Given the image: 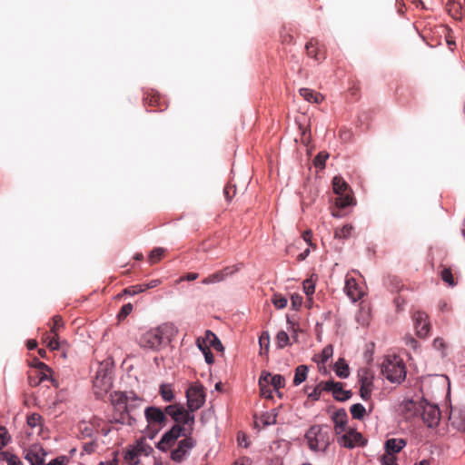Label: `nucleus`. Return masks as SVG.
<instances>
[{
  "label": "nucleus",
  "mask_w": 465,
  "mask_h": 465,
  "mask_svg": "<svg viewBox=\"0 0 465 465\" xmlns=\"http://www.w3.org/2000/svg\"><path fill=\"white\" fill-rule=\"evenodd\" d=\"M231 192H232V195L235 193V190L233 189V186H232V185H227L223 190V193L228 201H230L232 199Z\"/></svg>",
  "instance_id": "obj_60"
},
{
  "label": "nucleus",
  "mask_w": 465,
  "mask_h": 465,
  "mask_svg": "<svg viewBox=\"0 0 465 465\" xmlns=\"http://www.w3.org/2000/svg\"><path fill=\"white\" fill-rule=\"evenodd\" d=\"M284 383H285L284 377L280 374H275V375H273V377L272 379L271 386H272L273 391H278L280 388L284 386Z\"/></svg>",
  "instance_id": "obj_44"
},
{
  "label": "nucleus",
  "mask_w": 465,
  "mask_h": 465,
  "mask_svg": "<svg viewBox=\"0 0 465 465\" xmlns=\"http://www.w3.org/2000/svg\"><path fill=\"white\" fill-rule=\"evenodd\" d=\"M204 350L205 351L203 352L204 355V360L208 364H212L214 361L213 355L209 348H205Z\"/></svg>",
  "instance_id": "obj_57"
},
{
  "label": "nucleus",
  "mask_w": 465,
  "mask_h": 465,
  "mask_svg": "<svg viewBox=\"0 0 465 465\" xmlns=\"http://www.w3.org/2000/svg\"><path fill=\"white\" fill-rule=\"evenodd\" d=\"M344 292L353 302H357L363 296V289L360 286L353 277L346 275Z\"/></svg>",
  "instance_id": "obj_13"
},
{
  "label": "nucleus",
  "mask_w": 465,
  "mask_h": 465,
  "mask_svg": "<svg viewBox=\"0 0 465 465\" xmlns=\"http://www.w3.org/2000/svg\"><path fill=\"white\" fill-rule=\"evenodd\" d=\"M124 397V411H126V413L128 414L129 418L132 419V414L131 412L133 411V410L136 407H139L142 403V400L140 398H138L137 396H135L134 393H132V396L131 397H128L127 395H123L121 397V400L123 401Z\"/></svg>",
  "instance_id": "obj_23"
},
{
  "label": "nucleus",
  "mask_w": 465,
  "mask_h": 465,
  "mask_svg": "<svg viewBox=\"0 0 465 465\" xmlns=\"http://www.w3.org/2000/svg\"><path fill=\"white\" fill-rule=\"evenodd\" d=\"M205 340L208 342V347L211 346L218 351L223 350V345L217 336L211 331H206Z\"/></svg>",
  "instance_id": "obj_32"
},
{
  "label": "nucleus",
  "mask_w": 465,
  "mask_h": 465,
  "mask_svg": "<svg viewBox=\"0 0 465 465\" xmlns=\"http://www.w3.org/2000/svg\"><path fill=\"white\" fill-rule=\"evenodd\" d=\"M332 189L338 195L335 203L340 208H345L353 203V199L349 193L348 183L341 176H334L332 179Z\"/></svg>",
  "instance_id": "obj_6"
},
{
  "label": "nucleus",
  "mask_w": 465,
  "mask_h": 465,
  "mask_svg": "<svg viewBox=\"0 0 465 465\" xmlns=\"http://www.w3.org/2000/svg\"><path fill=\"white\" fill-rule=\"evenodd\" d=\"M159 393L165 402H170L174 398L171 384H162L160 386Z\"/></svg>",
  "instance_id": "obj_30"
},
{
  "label": "nucleus",
  "mask_w": 465,
  "mask_h": 465,
  "mask_svg": "<svg viewBox=\"0 0 465 465\" xmlns=\"http://www.w3.org/2000/svg\"><path fill=\"white\" fill-rule=\"evenodd\" d=\"M383 376L394 383H401L406 378V367L402 360L399 357H388L381 365Z\"/></svg>",
  "instance_id": "obj_4"
},
{
  "label": "nucleus",
  "mask_w": 465,
  "mask_h": 465,
  "mask_svg": "<svg viewBox=\"0 0 465 465\" xmlns=\"http://www.w3.org/2000/svg\"><path fill=\"white\" fill-rule=\"evenodd\" d=\"M310 450L325 451L331 443V428L327 425H312L305 433Z\"/></svg>",
  "instance_id": "obj_2"
},
{
  "label": "nucleus",
  "mask_w": 465,
  "mask_h": 465,
  "mask_svg": "<svg viewBox=\"0 0 465 465\" xmlns=\"http://www.w3.org/2000/svg\"><path fill=\"white\" fill-rule=\"evenodd\" d=\"M317 45L318 42L315 39H311L305 45L307 54L315 60H319L317 54Z\"/></svg>",
  "instance_id": "obj_37"
},
{
  "label": "nucleus",
  "mask_w": 465,
  "mask_h": 465,
  "mask_svg": "<svg viewBox=\"0 0 465 465\" xmlns=\"http://www.w3.org/2000/svg\"><path fill=\"white\" fill-rule=\"evenodd\" d=\"M1 457L4 460L7 462V465H23L22 461L16 455L9 453L7 451L2 452Z\"/></svg>",
  "instance_id": "obj_38"
},
{
  "label": "nucleus",
  "mask_w": 465,
  "mask_h": 465,
  "mask_svg": "<svg viewBox=\"0 0 465 465\" xmlns=\"http://www.w3.org/2000/svg\"><path fill=\"white\" fill-rule=\"evenodd\" d=\"M133 311V305L131 303L124 304L120 312L119 316L126 317L129 315Z\"/></svg>",
  "instance_id": "obj_55"
},
{
  "label": "nucleus",
  "mask_w": 465,
  "mask_h": 465,
  "mask_svg": "<svg viewBox=\"0 0 465 465\" xmlns=\"http://www.w3.org/2000/svg\"><path fill=\"white\" fill-rule=\"evenodd\" d=\"M406 446V441L403 439L392 438L385 441V453L394 455L400 452Z\"/></svg>",
  "instance_id": "obj_20"
},
{
  "label": "nucleus",
  "mask_w": 465,
  "mask_h": 465,
  "mask_svg": "<svg viewBox=\"0 0 465 465\" xmlns=\"http://www.w3.org/2000/svg\"><path fill=\"white\" fill-rule=\"evenodd\" d=\"M272 302L273 303L275 308L283 309L286 307L288 301L284 296L281 294H274L272 299Z\"/></svg>",
  "instance_id": "obj_43"
},
{
  "label": "nucleus",
  "mask_w": 465,
  "mask_h": 465,
  "mask_svg": "<svg viewBox=\"0 0 465 465\" xmlns=\"http://www.w3.org/2000/svg\"><path fill=\"white\" fill-rule=\"evenodd\" d=\"M433 348L437 351H444L445 348H446V345H445V342L443 341V339L441 338H436L434 339L433 341Z\"/></svg>",
  "instance_id": "obj_52"
},
{
  "label": "nucleus",
  "mask_w": 465,
  "mask_h": 465,
  "mask_svg": "<svg viewBox=\"0 0 465 465\" xmlns=\"http://www.w3.org/2000/svg\"><path fill=\"white\" fill-rule=\"evenodd\" d=\"M111 377L108 371L100 367L94 380V386L106 391L111 386Z\"/></svg>",
  "instance_id": "obj_17"
},
{
  "label": "nucleus",
  "mask_w": 465,
  "mask_h": 465,
  "mask_svg": "<svg viewBox=\"0 0 465 465\" xmlns=\"http://www.w3.org/2000/svg\"><path fill=\"white\" fill-rule=\"evenodd\" d=\"M144 417L148 426L155 430V433L161 430L167 423V416L161 408L150 406L144 410Z\"/></svg>",
  "instance_id": "obj_8"
},
{
  "label": "nucleus",
  "mask_w": 465,
  "mask_h": 465,
  "mask_svg": "<svg viewBox=\"0 0 465 465\" xmlns=\"http://www.w3.org/2000/svg\"><path fill=\"white\" fill-rule=\"evenodd\" d=\"M164 253V249L158 247L154 248L149 254V261L151 263H155L160 261Z\"/></svg>",
  "instance_id": "obj_40"
},
{
  "label": "nucleus",
  "mask_w": 465,
  "mask_h": 465,
  "mask_svg": "<svg viewBox=\"0 0 465 465\" xmlns=\"http://www.w3.org/2000/svg\"><path fill=\"white\" fill-rule=\"evenodd\" d=\"M291 300L293 308H299L302 303V298L299 294L292 295Z\"/></svg>",
  "instance_id": "obj_54"
},
{
  "label": "nucleus",
  "mask_w": 465,
  "mask_h": 465,
  "mask_svg": "<svg viewBox=\"0 0 465 465\" xmlns=\"http://www.w3.org/2000/svg\"><path fill=\"white\" fill-rule=\"evenodd\" d=\"M441 280L448 283L450 286H455V282L450 269L444 268L440 272Z\"/></svg>",
  "instance_id": "obj_42"
},
{
  "label": "nucleus",
  "mask_w": 465,
  "mask_h": 465,
  "mask_svg": "<svg viewBox=\"0 0 465 465\" xmlns=\"http://www.w3.org/2000/svg\"><path fill=\"white\" fill-rule=\"evenodd\" d=\"M308 373V368L305 365H300L296 368L295 373H294V379L293 383L294 385H300L302 383L306 378Z\"/></svg>",
  "instance_id": "obj_29"
},
{
  "label": "nucleus",
  "mask_w": 465,
  "mask_h": 465,
  "mask_svg": "<svg viewBox=\"0 0 465 465\" xmlns=\"http://www.w3.org/2000/svg\"><path fill=\"white\" fill-rule=\"evenodd\" d=\"M196 345L202 352L205 351V350H204L205 348H209L208 342L205 339L204 340L197 339Z\"/></svg>",
  "instance_id": "obj_59"
},
{
  "label": "nucleus",
  "mask_w": 465,
  "mask_h": 465,
  "mask_svg": "<svg viewBox=\"0 0 465 465\" xmlns=\"http://www.w3.org/2000/svg\"><path fill=\"white\" fill-rule=\"evenodd\" d=\"M334 371L336 375L341 379H346L350 375L349 366L346 361L340 358L334 364Z\"/></svg>",
  "instance_id": "obj_26"
},
{
  "label": "nucleus",
  "mask_w": 465,
  "mask_h": 465,
  "mask_svg": "<svg viewBox=\"0 0 465 465\" xmlns=\"http://www.w3.org/2000/svg\"><path fill=\"white\" fill-rule=\"evenodd\" d=\"M98 465H118L117 458H114L110 460L101 461Z\"/></svg>",
  "instance_id": "obj_64"
},
{
  "label": "nucleus",
  "mask_w": 465,
  "mask_h": 465,
  "mask_svg": "<svg viewBox=\"0 0 465 465\" xmlns=\"http://www.w3.org/2000/svg\"><path fill=\"white\" fill-rule=\"evenodd\" d=\"M360 395L362 400L367 401L371 397L373 377L367 371H363L359 374Z\"/></svg>",
  "instance_id": "obj_14"
},
{
  "label": "nucleus",
  "mask_w": 465,
  "mask_h": 465,
  "mask_svg": "<svg viewBox=\"0 0 465 465\" xmlns=\"http://www.w3.org/2000/svg\"><path fill=\"white\" fill-rule=\"evenodd\" d=\"M450 421L458 430L465 431V407L452 408Z\"/></svg>",
  "instance_id": "obj_16"
},
{
  "label": "nucleus",
  "mask_w": 465,
  "mask_h": 465,
  "mask_svg": "<svg viewBox=\"0 0 465 465\" xmlns=\"http://www.w3.org/2000/svg\"><path fill=\"white\" fill-rule=\"evenodd\" d=\"M183 407L180 405H168L164 408L165 415H169L175 422L176 420L182 419L181 415L183 411Z\"/></svg>",
  "instance_id": "obj_28"
},
{
  "label": "nucleus",
  "mask_w": 465,
  "mask_h": 465,
  "mask_svg": "<svg viewBox=\"0 0 465 465\" xmlns=\"http://www.w3.org/2000/svg\"><path fill=\"white\" fill-rule=\"evenodd\" d=\"M27 426L30 427L36 433H40L43 428V418L38 413H32L27 417Z\"/></svg>",
  "instance_id": "obj_24"
},
{
  "label": "nucleus",
  "mask_w": 465,
  "mask_h": 465,
  "mask_svg": "<svg viewBox=\"0 0 465 465\" xmlns=\"http://www.w3.org/2000/svg\"><path fill=\"white\" fill-rule=\"evenodd\" d=\"M252 460L248 457H242L234 461L232 465H251Z\"/></svg>",
  "instance_id": "obj_58"
},
{
  "label": "nucleus",
  "mask_w": 465,
  "mask_h": 465,
  "mask_svg": "<svg viewBox=\"0 0 465 465\" xmlns=\"http://www.w3.org/2000/svg\"><path fill=\"white\" fill-rule=\"evenodd\" d=\"M270 386L271 385H264L262 387H260L262 396H263L265 398L272 397V390L271 389Z\"/></svg>",
  "instance_id": "obj_53"
},
{
  "label": "nucleus",
  "mask_w": 465,
  "mask_h": 465,
  "mask_svg": "<svg viewBox=\"0 0 465 465\" xmlns=\"http://www.w3.org/2000/svg\"><path fill=\"white\" fill-rule=\"evenodd\" d=\"M273 375H272L270 372L263 371L259 379V386L262 387L264 385H271V381Z\"/></svg>",
  "instance_id": "obj_50"
},
{
  "label": "nucleus",
  "mask_w": 465,
  "mask_h": 465,
  "mask_svg": "<svg viewBox=\"0 0 465 465\" xmlns=\"http://www.w3.org/2000/svg\"><path fill=\"white\" fill-rule=\"evenodd\" d=\"M312 236V232L310 230L305 231L302 234V238H303L304 242H306L311 246H312V242H311Z\"/></svg>",
  "instance_id": "obj_62"
},
{
  "label": "nucleus",
  "mask_w": 465,
  "mask_h": 465,
  "mask_svg": "<svg viewBox=\"0 0 465 465\" xmlns=\"http://www.w3.org/2000/svg\"><path fill=\"white\" fill-rule=\"evenodd\" d=\"M187 406L188 409L194 412L199 410L205 401V393L203 386L201 383H193L186 390Z\"/></svg>",
  "instance_id": "obj_7"
},
{
  "label": "nucleus",
  "mask_w": 465,
  "mask_h": 465,
  "mask_svg": "<svg viewBox=\"0 0 465 465\" xmlns=\"http://www.w3.org/2000/svg\"><path fill=\"white\" fill-rule=\"evenodd\" d=\"M323 391L322 389L321 383L313 390L312 392L309 394V398L317 401L320 398L321 391Z\"/></svg>",
  "instance_id": "obj_56"
},
{
  "label": "nucleus",
  "mask_w": 465,
  "mask_h": 465,
  "mask_svg": "<svg viewBox=\"0 0 465 465\" xmlns=\"http://www.w3.org/2000/svg\"><path fill=\"white\" fill-rule=\"evenodd\" d=\"M299 93L308 102L320 104L323 99L321 94L315 93L313 90L309 88H301Z\"/></svg>",
  "instance_id": "obj_27"
},
{
  "label": "nucleus",
  "mask_w": 465,
  "mask_h": 465,
  "mask_svg": "<svg viewBox=\"0 0 465 465\" xmlns=\"http://www.w3.org/2000/svg\"><path fill=\"white\" fill-rule=\"evenodd\" d=\"M238 441L240 446H243L244 448H247L249 446L245 434H242V436L239 435Z\"/></svg>",
  "instance_id": "obj_63"
},
{
  "label": "nucleus",
  "mask_w": 465,
  "mask_h": 465,
  "mask_svg": "<svg viewBox=\"0 0 465 465\" xmlns=\"http://www.w3.org/2000/svg\"><path fill=\"white\" fill-rule=\"evenodd\" d=\"M329 154L323 152L319 153L314 159V165L317 168L322 169L325 166V162L328 159Z\"/></svg>",
  "instance_id": "obj_45"
},
{
  "label": "nucleus",
  "mask_w": 465,
  "mask_h": 465,
  "mask_svg": "<svg viewBox=\"0 0 465 465\" xmlns=\"http://www.w3.org/2000/svg\"><path fill=\"white\" fill-rule=\"evenodd\" d=\"M10 435L5 427L0 426V450L5 447L10 441Z\"/></svg>",
  "instance_id": "obj_46"
},
{
  "label": "nucleus",
  "mask_w": 465,
  "mask_h": 465,
  "mask_svg": "<svg viewBox=\"0 0 465 465\" xmlns=\"http://www.w3.org/2000/svg\"><path fill=\"white\" fill-rule=\"evenodd\" d=\"M370 310L367 307H361L356 314V321L362 326H366L370 322Z\"/></svg>",
  "instance_id": "obj_31"
},
{
  "label": "nucleus",
  "mask_w": 465,
  "mask_h": 465,
  "mask_svg": "<svg viewBox=\"0 0 465 465\" xmlns=\"http://www.w3.org/2000/svg\"><path fill=\"white\" fill-rule=\"evenodd\" d=\"M25 458L31 463V465H42L44 463V458L33 451H28Z\"/></svg>",
  "instance_id": "obj_39"
},
{
  "label": "nucleus",
  "mask_w": 465,
  "mask_h": 465,
  "mask_svg": "<svg viewBox=\"0 0 465 465\" xmlns=\"http://www.w3.org/2000/svg\"><path fill=\"white\" fill-rule=\"evenodd\" d=\"M124 460L129 465H137L138 460V450L136 448L129 449L124 454Z\"/></svg>",
  "instance_id": "obj_34"
},
{
  "label": "nucleus",
  "mask_w": 465,
  "mask_h": 465,
  "mask_svg": "<svg viewBox=\"0 0 465 465\" xmlns=\"http://www.w3.org/2000/svg\"><path fill=\"white\" fill-rule=\"evenodd\" d=\"M314 290L315 285L312 280L308 279L303 282V291L307 296L313 294Z\"/></svg>",
  "instance_id": "obj_49"
},
{
  "label": "nucleus",
  "mask_w": 465,
  "mask_h": 465,
  "mask_svg": "<svg viewBox=\"0 0 465 465\" xmlns=\"http://www.w3.org/2000/svg\"><path fill=\"white\" fill-rule=\"evenodd\" d=\"M322 389L324 391H329L332 393V396L340 401H345L351 397V391H345L342 388V384L341 382H336L333 381H327L324 382H321Z\"/></svg>",
  "instance_id": "obj_11"
},
{
  "label": "nucleus",
  "mask_w": 465,
  "mask_h": 465,
  "mask_svg": "<svg viewBox=\"0 0 465 465\" xmlns=\"http://www.w3.org/2000/svg\"><path fill=\"white\" fill-rule=\"evenodd\" d=\"M53 326L51 327V333L53 337L51 338L49 335H46L45 338V341L47 342L48 347L54 351L59 349V341H58V331L63 327V320L60 316H54L53 318Z\"/></svg>",
  "instance_id": "obj_15"
},
{
  "label": "nucleus",
  "mask_w": 465,
  "mask_h": 465,
  "mask_svg": "<svg viewBox=\"0 0 465 465\" xmlns=\"http://www.w3.org/2000/svg\"><path fill=\"white\" fill-rule=\"evenodd\" d=\"M276 345L279 349H283L289 344L290 337L284 331H278L276 335Z\"/></svg>",
  "instance_id": "obj_35"
},
{
  "label": "nucleus",
  "mask_w": 465,
  "mask_h": 465,
  "mask_svg": "<svg viewBox=\"0 0 465 465\" xmlns=\"http://www.w3.org/2000/svg\"><path fill=\"white\" fill-rule=\"evenodd\" d=\"M185 436H187L186 427L174 424L163 434L161 440L156 444V448L163 452H166L175 444L180 437Z\"/></svg>",
  "instance_id": "obj_5"
},
{
  "label": "nucleus",
  "mask_w": 465,
  "mask_h": 465,
  "mask_svg": "<svg viewBox=\"0 0 465 465\" xmlns=\"http://www.w3.org/2000/svg\"><path fill=\"white\" fill-rule=\"evenodd\" d=\"M352 226L351 224H345L341 229H336L334 232L335 238L345 239L348 238L352 232Z\"/></svg>",
  "instance_id": "obj_36"
},
{
  "label": "nucleus",
  "mask_w": 465,
  "mask_h": 465,
  "mask_svg": "<svg viewBox=\"0 0 465 465\" xmlns=\"http://www.w3.org/2000/svg\"><path fill=\"white\" fill-rule=\"evenodd\" d=\"M181 418L182 419L176 420V424H180L183 427L188 426V428H186L187 435H191L193 431V426L194 424L193 412H192L189 409L188 411L183 409Z\"/></svg>",
  "instance_id": "obj_22"
},
{
  "label": "nucleus",
  "mask_w": 465,
  "mask_h": 465,
  "mask_svg": "<svg viewBox=\"0 0 465 465\" xmlns=\"http://www.w3.org/2000/svg\"><path fill=\"white\" fill-rule=\"evenodd\" d=\"M259 343L261 345V348L262 349V347L264 346L265 347V350L268 351L269 350V345H270V335H269V332L268 331H263L260 338H259Z\"/></svg>",
  "instance_id": "obj_51"
},
{
  "label": "nucleus",
  "mask_w": 465,
  "mask_h": 465,
  "mask_svg": "<svg viewBox=\"0 0 465 465\" xmlns=\"http://www.w3.org/2000/svg\"><path fill=\"white\" fill-rule=\"evenodd\" d=\"M233 272L234 271L232 270V268L226 267L225 269H223L220 272H214V273L207 276L206 278H204L202 281V282L203 284H213V283H217V282H223L227 276L232 274Z\"/></svg>",
  "instance_id": "obj_21"
},
{
  "label": "nucleus",
  "mask_w": 465,
  "mask_h": 465,
  "mask_svg": "<svg viewBox=\"0 0 465 465\" xmlns=\"http://www.w3.org/2000/svg\"><path fill=\"white\" fill-rule=\"evenodd\" d=\"M350 411H351V414L352 418L356 419V420L363 419V417L366 413L365 407L361 403L352 404L351 406Z\"/></svg>",
  "instance_id": "obj_33"
},
{
  "label": "nucleus",
  "mask_w": 465,
  "mask_h": 465,
  "mask_svg": "<svg viewBox=\"0 0 465 465\" xmlns=\"http://www.w3.org/2000/svg\"><path fill=\"white\" fill-rule=\"evenodd\" d=\"M403 411H414V415H420L423 422L429 428H435L439 425L440 420V411L436 404L430 403L427 400H420L414 401L412 400L407 401L402 405Z\"/></svg>",
  "instance_id": "obj_1"
},
{
  "label": "nucleus",
  "mask_w": 465,
  "mask_h": 465,
  "mask_svg": "<svg viewBox=\"0 0 465 465\" xmlns=\"http://www.w3.org/2000/svg\"><path fill=\"white\" fill-rule=\"evenodd\" d=\"M196 440L191 436L187 435L183 440L178 441L177 447L171 451V459L175 462L183 461L189 455L192 450L195 447Z\"/></svg>",
  "instance_id": "obj_9"
},
{
  "label": "nucleus",
  "mask_w": 465,
  "mask_h": 465,
  "mask_svg": "<svg viewBox=\"0 0 465 465\" xmlns=\"http://www.w3.org/2000/svg\"><path fill=\"white\" fill-rule=\"evenodd\" d=\"M168 330L169 326L167 324H163L146 331L138 340L139 346L144 350L153 351H159L164 343L165 335L168 332Z\"/></svg>",
  "instance_id": "obj_3"
},
{
  "label": "nucleus",
  "mask_w": 465,
  "mask_h": 465,
  "mask_svg": "<svg viewBox=\"0 0 465 465\" xmlns=\"http://www.w3.org/2000/svg\"><path fill=\"white\" fill-rule=\"evenodd\" d=\"M161 283H162V280L154 279V280L150 281L147 283L130 286L124 290V292L129 295H135V294L143 292L148 289L155 288L158 285H160Z\"/></svg>",
  "instance_id": "obj_19"
},
{
  "label": "nucleus",
  "mask_w": 465,
  "mask_h": 465,
  "mask_svg": "<svg viewBox=\"0 0 465 465\" xmlns=\"http://www.w3.org/2000/svg\"><path fill=\"white\" fill-rule=\"evenodd\" d=\"M48 465H65V457L56 458L51 460Z\"/></svg>",
  "instance_id": "obj_61"
},
{
  "label": "nucleus",
  "mask_w": 465,
  "mask_h": 465,
  "mask_svg": "<svg viewBox=\"0 0 465 465\" xmlns=\"http://www.w3.org/2000/svg\"><path fill=\"white\" fill-rule=\"evenodd\" d=\"M80 431L83 438H93L94 437V429L92 425H88L86 423H83L80 426Z\"/></svg>",
  "instance_id": "obj_47"
},
{
  "label": "nucleus",
  "mask_w": 465,
  "mask_h": 465,
  "mask_svg": "<svg viewBox=\"0 0 465 465\" xmlns=\"http://www.w3.org/2000/svg\"><path fill=\"white\" fill-rule=\"evenodd\" d=\"M334 430L337 435L346 432L347 414L344 411H337L332 416Z\"/></svg>",
  "instance_id": "obj_18"
},
{
  "label": "nucleus",
  "mask_w": 465,
  "mask_h": 465,
  "mask_svg": "<svg viewBox=\"0 0 465 465\" xmlns=\"http://www.w3.org/2000/svg\"><path fill=\"white\" fill-rule=\"evenodd\" d=\"M381 465H398L396 457L386 453L381 457Z\"/></svg>",
  "instance_id": "obj_48"
},
{
  "label": "nucleus",
  "mask_w": 465,
  "mask_h": 465,
  "mask_svg": "<svg viewBox=\"0 0 465 465\" xmlns=\"http://www.w3.org/2000/svg\"><path fill=\"white\" fill-rule=\"evenodd\" d=\"M416 334L420 338H425L430 332L428 315L423 312H415L412 315Z\"/></svg>",
  "instance_id": "obj_12"
},
{
  "label": "nucleus",
  "mask_w": 465,
  "mask_h": 465,
  "mask_svg": "<svg viewBox=\"0 0 465 465\" xmlns=\"http://www.w3.org/2000/svg\"><path fill=\"white\" fill-rule=\"evenodd\" d=\"M37 368L40 370L39 382L51 381L54 386H57L56 381L52 377V370L44 362H38Z\"/></svg>",
  "instance_id": "obj_25"
},
{
  "label": "nucleus",
  "mask_w": 465,
  "mask_h": 465,
  "mask_svg": "<svg viewBox=\"0 0 465 465\" xmlns=\"http://www.w3.org/2000/svg\"><path fill=\"white\" fill-rule=\"evenodd\" d=\"M333 354V348L331 345H327L323 348L321 354L319 355L320 362L325 363Z\"/></svg>",
  "instance_id": "obj_41"
},
{
  "label": "nucleus",
  "mask_w": 465,
  "mask_h": 465,
  "mask_svg": "<svg viewBox=\"0 0 465 465\" xmlns=\"http://www.w3.org/2000/svg\"><path fill=\"white\" fill-rule=\"evenodd\" d=\"M338 443L344 448L353 449L356 446H365L367 440L362 434L355 430L350 429L338 438Z\"/></svg>",
  "instance_id": "obj_10"
}]
</instances>
